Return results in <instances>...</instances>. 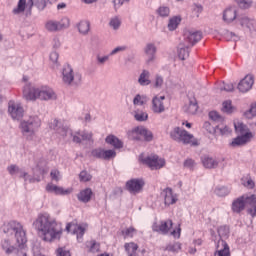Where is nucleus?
Segmentation results:
<instances>
[{
	"mask_svg": "<svg viewBox=\"0 0 256 256\" xmlns=\"http://www.w3.org/2000/svg\"><path fill=\"white\" fill-rule=\"evenodd\" d=\"M32 225L43 241L48 243L61 239L63 235L61 224L57 223V220L48 213L39 214Z\"/></svg>",
	"mask_w": 256,
	"mask_h": 256,
	"instance_id": "f257e3e1",
	"label": "nucleus"
},
{
	"mask_svg": "<svg viewBox=\"0 0 256 256\" xmlns=\"http://www.w3.org/2000/svg\"><path fill=\"white\" fill-rule=\"evenodd\" d=\"M23 97L26 101H51L57 99V94L50 87L37 88L28 83L23 88Z\"/></svg>",
	"mask_w": 256,
	"mask_h": 256,
	"instance_id": "f03ea898",
	"label": "nucleus"
},
{
	"mask_svg": "<svg viewBox=\"0 0 256 256\" xmlns=\"http://www.w3.org/2000/svg\"><path fill=\"white\" fill-rule=\"evenodd\" d=\"M53 0H19L17 7L12 10L13 15H21V13H25V10L31 14L33 10V5L39 9V11H43L45 7H47L48 3H51Z\"/></svg>",
	"mask_w": 256,
	"mask_h": 256,
	"instance_id": "7ed1b4c3",
	"label": "nucleus"
},
{
	"mask_svg": "<svg viewBox=\"0 0 256 256\" xmlns=\"http://www.w3.org/2000/svg\"><path fill=\"white\" fill-rule=\"evenodd\" d=\"M170 138L176 143H182V145H192L194 147L199 145V142L197 139H195V136H193L191 133H188L187 130L181 127H174L170 131Z\"/></svg>",
	"mask_w": 256,
	"mask_h": 256,
	"instance_id": "20e7f679",
	"label": "nucleus"
},
{
	"mask_svg": "<svg viewBox=\"0 0 256 256\" xmlns=\"http://www.w3.org/2000/svg\"><path fill=\"white\" fill-rule=\"evenodd\" d=\"M39 127H41V119L37 115L30 116L20 123L21 133L26 139H33L35 133L39 131Z\"/></svg>",
	"mask_w": 256,
	"mask_h": 256,
	"instance_id": "39448f33",
	"label": "nucleus"
},
{
	"mask_svg": "<svg viewBox=\"0 0 256 256\" xmlns=\"http://www.w3.org/2000/svg\"><path fill=\"white\" fill-rule=\"evenodd\" d=\"M83 77L81 73L73 71L71 65L66 64L62 69V81L64 85H69L70 87H79L81 85Z\"/></svg>",
	"mask_w": 256,
	"mask_h": 256,
	"instance_id": "423d86ee",
	"label": "nucleus"
},
{
	"mask_svg": "<svg viewBox=\"0 0 256 256\" xmlns=\"http://www.w3.org/2000/svg\"><path fill=\"white\" fill-rule=\"evenodd\" d=\"M218 235L220 239L216 244V252L215 255L218 256H231V250L229 248V244L223 240V237H229V226H220L218 228Z\"/></svg>",
	"mask_w": 256,
	"mask_h": 256,
	"instance_id": "0eeeda50",
	"label": "nucleus"
},
{
	"mask_svg": "<svg viewBox=\"0 0 256 256\" xmlns=\"http://www.w3.org/2000/svg\"><path fill=\"white\" fill-rule=\"evenodd\" d=\"M256 203V195H243L232 203V211L234 213H241L245 209V205H255Z\"/></svg>",
	"mask_w": 256,
	"mask_h": 256,
	"instance_id": "6e6552de",
	"label": "nucleus"
},
{
	"mask_svg": "<svg viewBox=\"0 0 256 256\" xmlns=\"http://www.w3.org/2000/svg\"><path fill=\"white\" fill-rule=\"evenodd\" d=\"M71 25L69 18L64 17L60 21L48 20L45 23V29L50 33H57V31H63V29H68Z\"/></svg>",
	"mask_w": 256,
	"mask_h": 256,
	"instance_id": "1a4fd4ad",
	"label": "nucleus"
},
{
	"mask_svg": "<svg viewBox=\"0 0 256 256\" xmlns=\"http://www.w3.org/2000/svg\"><path fill=\"white\" fill-rule=\"evenodd\" d=\"M144 165H147L152 171L165 167V159L159 158L157 155H151L146 158H140Z\"/></svg>",
	"mask_w": 256,
	"mask_h": 256,
	"instance_id": "9d476101",
	"label": "nucleus"
},
{
	"mask_svg": "<svg viewBox=\"0 0 256 256\" xmlns=\"http://www.w3.org/2000/svg\"><path fill=\"white\" fill-rule=\"evenodd\" d=\"M49 127L53 131H56V133H58V135H61L62 137H67V135H73L71 129L63 125V123L57 119L52 120L49 124Z\"/></svg>",
	"mask_w": 256,
	"mask_h": 256,
	"instance_id": "9b49d317",
	"label": "nucleus"
},
{
	"mask_svg": "<svg viewBox=\"0 0 256 256\" xmlns=\"http://www.w3.org/2000/svg\"><path fill=\"white\" fill-rule=\"evenodd\" d=\"M143 187H145V181H143V179L134 178L126 182L127 191H129V193H133L134 195L141 193V191H143Z\"/></svg>",
	"mask_w": 256,
	"mask_h": 256,
	"instance_id": "f8f14e48",
	"label": "nucleus"
},
{
	"mask_svg": "<svg viewBox=\"0 0 256 256\" xmlns=\"http://www.w3.org/2000/svg\"><path fill=\"white\" fill-rule=\"evenodd\" d=\"M202 34L199 31H186L184 33V41L186 45L189 47H193L195 43H199L201 41Z\"/></svg>",
	"mask_w": 256,
	"mask_h": 256,
	"instance_id": "ddd939ff",
	"label": "nucleus"
},
{
	"mask_svg": "<svg viewBox=\"0 0 256 256\" xmlns=\"http://www.w3.org/2000/svg\"><path fill=\"white\" fill-rule=\"evenodd\" d=\"M8 113L11 115L12 119L19 121L23 117V106L15 102L10 101L8 106Z\"/></svg>",
	"mask_w": 256,
	"mask_h": 256,
	"instance_id": "4468645a",
	"label": "nucleus"
},
{
	"mask_svg": "<svg viewBox=\"0 0 256 256\" xmlns=\"http://www.w3.org/2000/svg\"><path fill=\"white\" fill-rule=\"evenodd\" d=\"M71 227H73V234L77 235L78 242L81 243V241H83L85 231H87V225H75L69 223L66 225V231H68V233H71Z\"/></svg>",
	"mask_w": 256,
	"mask_h": 256,
	"instance_id": "2eb2a0df",
	"label": "nucleus"
},
{
	"mask_svg": "<svg viewBox=\"0 0 256 256\" xmlns=\"http://www.w3.org/2000/svg\"><path fill=\"white\" fill-rule=\"evenodd\" d=\"M160 197L164 199V204L168 207L169 205H175V203L178 201L177 194H174L173 189L171 188L164 189L161 192Z\"/></svg>",
	"mask_w": 256,
	"mask_h": 256,
	"instance_id": "dca6fc26",
	"label": "nucleus"
},
{
	"mask_svg": "<svg viewBox=\"0 0 256 256\" xmlns=\"http://www.w3.org/2000/svg\"><path fill=\"white\" fill-rule=\"evenodd\" d=\"M255 83V78L253 75H246L239 83L238 89L241 93H247V91H251L253 84Z\"/></svg>",
	"mask_w": 256,
	"mask_h": 256,
	"instance_id": "f3484780",
	"label": "nucleus"
},
{
	"mask_svg": "<svg viewBox=\"0 0 256 256\" xmlns=\"http://www.w3.org/2000/svg\"><path fill=\"white\" fill-rule=\"evenodd\" d=\"M251 139H253V133L246 132L245 134L234 138L230 143V147H243V145H247Z\"/></svg>",
	"mask_w": 256,
	"mask_h": 256,
	"instance_id": "a211bd4d",
	"label": "nucleus"
},
{
	"mask_svg": "<svg viewBox=\"0 0 256 256\" xmlns=\"http://www.w3.org/2000/svg\"><path fill=\"white\" fill-rule=\"evenodd\" d=\"M144 53L147 57L146 63L149 65V63H153L156 59L157 55V46H155L154 43H148L146 44L144 48Z\"/></svg>",
	"mask_w": 256,
	"mask_h": 256,
	"instance_id": "6ab92c4d",
	"label": "nucleus"
},
{
	"mask_svg": "<svg viewBox=\"0 0 256 256\" xmlns=\"http://www.w3.org/2000/svg\"><path fill=\"white\" fill-rule=\"evenodd\" d=\"M165 96H155L152 99V111L153 113H164L165 111Z\"/></svg>",
	"mask_w": 256,
	"mask_h": 256,
	"instance_id": "aec40b11",
	"label": "nucleus"
},
{
	"mask_svg": "<svg viewBox=\"0 0 256 256\" xmlns=\"http://www.w3.org/2000/svg\"><path fill=\"white\" fill-rule=\"evenodd\" d=\"M46 191L48 193H54V195H69L71 194V189H64L55 184H47Z\"/></svg>",
	"mask_w": 256,
	"mask_h": 256,
	"instance_id": "412c9836",
	"label": "nucleus"
},
{
	"mask_svg": "<svg viewBox=\"0 0 256 256\" xmlns=\"http://www.w3.org/2000/svg\"><path fill=\"white\" fill-rule=\"evenodd\" d=\"M93 197V190L91 188H85L77 194V199L80 203H89Z\"/></svg>",
	"mask_w": 256,
	"mask_h": 256,
	"instance_id": "4be33fe9",
	"label": "nucleus"
},
{
	"mask_svg": "<svg viewBox=\"0 0 256 256\" xmlns=\"http://www.w3.org/2000/svg\"><path fill=\"white\" fill-rule=\"evenodd\" d=\"M171 227H173V221L172 220H168L165 222H161V224L159 226H153V231L162 233V235H167V233H169V230L171 229Z\"/></svg>",
	"mask_w": 256,
	"mask_h": 256,
	"instance_id": "5701e85b",
	"label": "nucleus"
},
{
	"mask_svg": "<svg viewBox=\"0 0 256 256\" xmlns=\"http://www.w3.org/2000/svg\"><path fill=\"white\" fill-rule=\"evenodd\" d=\"M138 83L141 87H147L151 83V72L149 70H142L138 77Z\"/></svg>",
	"mask_w": 256,
	"mask_h": 256,
	"instance_id": "b1692460",
	"label": "nucleus"
},
{
	"mask_svg": "<svg viewBox=\"0 0 256 256\" xmlns=\"http://www.w3.org/2000/svg\"><path fill=\"white\" fill-rule=\"evenodd\" d=\"M236 19H237V10L235 8L229 7L226 10H224L223 21H225V23H233V21Z\"/></svg>",
	"mask_w": 256,
	"mask_h": 256,
	"instance_id": "393cba45",
	"label": "nucleus"
},
{
	"mask_svg": "<svg viewBox=\"0 0 256 256\" xmlns=\"http://www.w3.org/2000/svg\"><path fill=\"white\" fill-rule=\"evenodd\" d=\"M201 162L203 164V167H205V169H217V167L219 166V161L209 156H203L201 158Z\"/></svg>",
	"mask_w": 256,
	"mask_h": 256,
	"instance_id": "a878e982",
	"label": "nucleus"
},
{
	"mask_svg": "<svg viewBox=\"0 0 256 256\" xmlns=\"http://www.w3.org/2000/svg\"><path fill=\"white\" fill-rule=\"evenodd\" d=\"M189 44H185V42H181L178 45V57L182 61H185V59L189 58Z\"/></svg>",
	"mask_w": 256,
	"mask_h": 256,
	"instance_id": "bb28decb",
	"label": "nucleus"
},
{
	"mask_svg": "<svg viewBox=\"0 0 256 256\" xmlns=\"http://www.w3.org/2000/svg\"><path fill=\"white\" fill-rule=\"evenodd\" d=\"M108 145H112L114 149H123V142L115 135H109L105 139Z\"/></svg>",
	"mask_w": 256,
	"mask_h": 256,
	"instance_id": "cd10ccee",
	"label": "nucleus"
},
{
	"mask_svg": "<svg viewBox=\"0 0 256 256\" xmlns=\"http://www.w3.org/2000/svg\"><path fill=\"white\" fill-rule=\"evenodd\" d=\"M199 110V105L197 104V100L195 98L190 99L189 104L184 106V111L189 115H195Z\"/></svg>",
	"mask_w": 256,
	"mask_h": 256,
	"instance_id": "c85d7f7f",
	"label": "nucleus"
},
{
	"mask_svg": "<svg viewBox=\"0 0 256 256\" xmlns=\"http://www.w3.org/2000/svg\"><path fill=\"white\" fill-rule=\"evenodd\" d=\"M231 133V128L225 124V122H220L216 125L215 135H229Z\"/></svg>",
	"mask_w": 256,
	"mask_h": 256,
	"instance_id": "c756f323",
	"label": "nucleus"
},
{
	"mask_svg": "<svg viewBox=\"0 0 256 256\" xmlns=\"http://www.w3.org/2000/svg\"><path fill=\"white\" fill-rule=\"evenodd\" d=\"M240 24L242 27L249 29V31H253V29H255V20H251L247 16H244L240 19Z\"/></svg>",
	"mask_w": 256,
	"mask_h": 256,
	"instance_id": "7c9ffc66",
	"label": "nucleus"
},
{
	"mask_svg": "<svg viewBox=\"0 0 256 256\" xmlns=\"http://www.w3.org/2000/svg\"><path fill=\"white\" fill-rule=\"evenodd\" d=\"M91 29V23L89 21H80L78 23V31L81 35H87Z\"/></svg>",
	"mask_w": 256,
	"mask_h": 256,
	"instance_id": "2f4dec72",
	"label": "nucleus"
},
{
	"mask_svg": "<svg viewBox=\"0 0 256 256\" xmlns=\"http://www.w3.org/2000/svg\"><path fill=\"white\" fill-rule=\"evenodd\" d=\"M140 137H141V141H153V132H151V130L141 126V130H140Z\"/></svg>",
	"mask_w": 256,
	"mask_h": 256,
	"instance_id": "473e14b6",
	"label": "nucleus"
},
{
	"mask_svg": "<svg viewBox=\"0 0 256 256\" xmlns=\"http://www.w3.org/2000/svg\"><path fill=\"white\" fill-rule=\"evenodd\" d=\"M140 137H141V141H153V132H151V130L141 126V130H140Z\"/></svg>",
	"mask_w": 256,
	"mask_h": 256,
	"instance_id": "72a5a7b5",
	"label": "nucleus"
},
{
	"mask_svg": "<svg viewBox=\"0 0 256 256\" xmlns=\"http://www.w3.org/2000/svg\"><path fill=\"white\" fill-rule=\"evenodd\" d=\"M209 118L213 121L214 125H219L220 123H225V118L217 113V111H211L209 113Z\"/></svg>",
	"mask_w": 256,
	"mask_h": 256,
	"instance_id": "f704fd0d",
	"label": "nucleus"
},
{
	"mask_svg": "<svg viewBox=\"0 0 256 256\" xmlns=\"http://www.w3.org/2000/svg\"><path fill=\"white\" fill-rule=\"evenodd\" d=\"M124 249L127 251L129 256H135L137 249H139V245L135 244L134 242L126 243L124 245Z\"/></svg>",
	"mask_w": 256,
	"mask_h": 256,
	"instance_id": "c9c22d12",
	"label": "nucleus"
},
{
	"mask_svg": "<svg viewBox=\"0 0 256 256\" xmlns=\"http://www.w3.org/2000/svg\"><path fill=\"white\" fill-rule=\"evenodd\" d=\"M179 23H181L180 17H177V16L172 17L168 23L169 31H175V29H177V27H179Z\"/></svg>",
	"mask_w": 256,
	"mask_h": 256,
	"instance_id": "e433bc0d",
	"label": "nucleus"
},
{
	"mask_svg": "<svg viewBox=\"0 0 256 256\" xmlns=\"http://www.w3.org/2000/svg\"><path fill=\"white\" fill-rule=\"evenodd\" d=\"M128 135L133 141H141V126L134 128Z\"/></svg>",
	"mask_w": 256,
	"mask_h": 256,
	"instance_id": "4c0bfd02",
	"label": "nucleus"
},
{
	"mask_svg": "<svg viewBox=\"0 0 256 256\" xmlns=\"http://www.w3.org/2000/svg\"><path fill=\"white\" fill-rule=\"evenodd\" d=\"M166 251H171L172 253H179L181 251V243L172 242L166 246Z\"/></svg>",
	"mask_w": 256,
	"mask_h": 256,
	"instance_id": "58836bf2",
	"label": "nucleus"
},
{
	"mask_svg": "<svg viewBox=\"0 0 256 256\" xmlns=\"http://www.w3.org/2000/svg\"><path fill=\"white\" fill-rule=\"evenodd\" d=\"M134 119H136V121H147L149 119V114H147V112H143V111H136L134 114Z\"/></svg>",
	"mask_w": 256,
	"mask_h": 256,
	"instance_id": "ea45409f",
	"label": "nucleus"
},
{
	"mask_svg": "<svg viewBox=\"0 0 256 256\" xmlns=\"http://www.w3.org/2000/svg\"><path fill=\"white\" fill-rule=\"evenodd\" d=\"M230 193V190L229 188L225 187V186H221V187H217L215 189V194L218 196V197H227V195H229Z\"/></svg>",
	"mask_w": 256,
	"mask_h": 256,
	"instance_id": "a19ab883",
	"label": "nucleus"
},
{
	"mask_svg": "<svg viewBox=\"0 0 256 256\" xmlns=\"http://www.w3.org/2000/svg\"><path fill=\"white\" fill-rule=\"evenodd\" d=\"M109 25L114 31L119 30V27H121V19L119 17L115 16L110 19Z\"/></svg>",
	"mask_w": 256,
	"mask_h": 256,
	"instance_id": "79ce46f5",
	"label": "nucleus"
},
{
	"mask_svg": "<svg viewBox=\"0 0 256 256\" xmlns=\"http://www.w3.org/2000/svg\"><path fill=\"white\" fill-rule=\"evenodd\" d=\"M88 251L89 253H98L99 251V243H97L95 240H91L87 243Z\"/></svg>",
	"mask_w": 256,
	"mask_h": 256,
	"instance_id": "37998d69",
	"label": "nucleus"
},
{
	"mask_svg": "<svg viewBox=\"0 0 256 256\" xmlns=\"http://www.w3.org/2000/svg\"><path fill=\"white\" fill-rule=\"evenodd\" d=\"M135 233H137V230L134 227H129V228L122 230V235H123L124 239H127L129 237L133 238Z\"/></svg>",
	"mask_w": 256,
	"mask_h": 256,
	"instance_id": "c03bdc74",
	"label": "nucleus"
},
{
	"mask_svg": "<svg viewBox=\"0 0 256 256\" xmlns=\"http://www.w3.org/2000/svg\"><path fill=\"white\" fill-rule=\"evenodd\" d=\"M222 111L223 113H233V105L231 104V100L224 101L222 103Z\"/></svg>",
	"mask_w": 256,
	"mask_h": 256,
	"instance_id": "a18cd8bd",
	"label": "nucleus"
},
{
	"mask_svg": "<svg viewBox=\"0 0 256 256\" xmlns=\"http://www.w3.org/2000/svg\"><path fill=\"white\" fill-rule=\"evenodd\" d=\"M235 131L236 133H239L240 135H245V131H247V126L243 123H234Z\"/></svg>",
	"mask_w": 256,
	"mask_h": 256,
	"instance_id": "49530a36",
	"label": "nucleus"
},
{
	"mask_svg": "<svg viewBox=\"0 0 256 256\" xmlns=\"http://www.w3.org/2000/svg\"><path fill=\"white\" fill-rule=\"evenodd\" d=\"M79 179L83 183H87L88 181H91V179H93V176H91V174L84 170L80 172Z\"/></svg>",
	"mask_w": 256,
	"mask_h": 256,
	"instance_id": "de8ad7c7",
	"label": "nucleus"
},
{
	"mask_svg": "<svg viewBox=\"0 0 256 256\" xmlns=\"http://www.w3.org/2000/svg\"><path fill=\"white\" fill-rule=\"evenodd\" d=\"M117 157V152L115 150H104V160L109 161L110 159H115Z\"/></svg>",
	"mask_w": 256,
	"mask_h": 256,
	"instance_id": "09e8293b",
	"label": "nucleus"
},
{
	"mask_svg": "<svg viewBox=\"0 0 256 256\" xmlns=\"http://www.w3.org/2000/svg\"><path fill=\"white\" fill-rule=\"evenodd\" d=\"M91 155L96 159H104V149L96 148L92 150Z\"/></svg>",
	"mask_w": 256,
	"mask_h": 256,
	"instance_id": "8fccbe9b",
	"label": "nucleus"
},
{
	"mask_svg": "<svg viewBox=\"0 0 256 256\" xmlns=\"http://www.w3.org/2000/svg\"><path fill=\"white\" fill-rule=\"evenodd\" d=\"M236 3L240 9H249L252 5L250 0H236Z\"/></svg>",
	"mask_w": 256,
	"mask_h": 256,
	"instance_id": "3c124183",
	"label": "nucleus"
},
{
	"mask_svg": "<svg viewBox=\"0 0 256 256\" xmlns=\"http://www.w3.org/2000/svg\"><path fill=\"white\" fill-rule=\"evenodd\" d=\"M158 15H160V17H169V7L167 6H161L158 8L157 10Z\"/></svg>",
	"mask_w": 256,
	"mask_h": 256,
	"instance_id": "603ef678",
	"label": "nucleus"
},
{
	"mask_svg": "<svg viewBox=\"0 0 256 256\" xmlns=\"http://www.w3.org/2000/svg\"><path fill=\"white\" fill-rule=\"evenodd\" d=\"M50 177H51L52 181H56V183H57L61 180V172H59V170L54 169L50 172Z\"/></svg>",
	"mask_w": 256,
	"mask_h": 256,
	"instance_id": "864d4df0",
	"label": "nucleus"
},
{
	"mask_svg": "<svg viewBox=\"0 0 256 256\" xmlns=\"http://www.w3.org/2000/svg\"><path fill=\"white\" fill-rule=\"evenodd\" d=\"M134 105H145V96L137 94L133 99Z\"/></svg>",
	"mask_w": 256,
	"mask_h": 256,
	"instance_id": "5fc2aeb1",
	"label": "nucleus"
},
{
	"mask_svg": "<svg viewBox=\"0 0 256 256\" xmlns=\"http://www.w3.org/2000/svg\"><path fill=\"white\" fill-rule=\"evenodd\" d=\"M204 127L206 128V131H208V133H216L217 131V124L214 123L213 125H211V123L205 122Z\"/></svg>",
	"mask_w": 256,
	"mask_h": 256,
	"instance_id": "6e6d98bb",
	"label": "nucleus"
},
{
	"mask_svg": "<svg viewBox=\"0 0 256 256\" xmlns=\"http://www.w3.org/2000/svg\"><path fill=\"white\" fill-rule=\"evenodd\" d=\"M7 171H8V173H10L11 175H15V174H17V173H21L20 167L17 166V165H13V164L7 167Z\"/></svg>",
	"mask_w": 256,
	"mask_h": 256,
	"instance_id": "4d7b16f0",
	"label": "nucleus"
},
{
	"mask_svg": "<svg viewBox=\"0 0 256 256\" xmlns=\"http://www.w3.org/2000/svg\"><path fill=\"white\" fill-rule=\"evenodd\" d=\"M107 61H109V55L101 56V55L98 54L96 56L97 65H104Z\"/></svg>",
	"mask_w": 256,
	"mask_h": 256,
	"instance_id": "13d9d810",
	"label": "nucleus"
},
{
	"mask_svg": "<svg viewBox=\"0 0 256 256\" xmlns=\"http://www.w3.org/2000/svg\"><path fill=\"white\" fill-rule=\"evenodd\" d=\"M225 39L227 40V41H239V36H237L235 33H233V32H229V31H227L226 33H225Z\"/></svg>",
	"mask_w": 256,
	"mask_h": 256,
	"instance_id": "bf43d9fd",
	"label": "nucleus"
},
{
	"mask_svg": "<svg viewBox=\"0 0 256 256\" xmlns=\"http://www.w3.org/2000/svg\"><path fill=\"white\" fill-rule=\"evenodd\" d=\"M184 167H186V169H190L191 171H193V169H195V160L188 158L184 161Z\"/></svg>",
	"mask_w": 256,
	"mask_h": 256,
	"instance_id": "052dcab7",
	"label": "nucleus"
},
{
	"mask_svg": "<svg viewBox=\"0 0 256 256\" xmlns=\"http://www.w3.org/2000/svg\"><path fill=\"white\" fill-rule=\"evenodd\" d=\"M56 256H71V252L66 248L60 247L56 250Z\"/></svg>",
	"mask_w": 256,
	"mask_h": 256,
	"instance_id": "680f3d73",
	"label": "nucleus"
},
{
	"mask_svg": "<svg viewBox=\"0 0 256 256\" xmlns=\"http://www.w3.org/2000/svg\"><path fill=\"white\" fill-rule=\"evenodd\" d=\"M82 139V141H91L93 134L90 132H82V133H77Z\"/></svg>",
	"mask_w": 256,
	"mask_h": 256,
	"instance_id": "e2e57ef3",
	"label": "nucleus"
},
{
	"mask_svg": "<svg viewBox=\"0 0 256 256\" xmlns=\"http://www.w3.org/2000/svg\"><path fill=\"white\" fill-rule=\"evenodd\" d=\"M127 49V46H118L110 52V56L117 55V53H123Z\"/></svg>",
	"mask_w": 256,
	"mask_h": 256,
	"instance_id": "0e129e2a",
	"label": "nucleus"
},
{
	"mask_svg": "<svg viewBox=\"0 0 256 256\" xmlns=\"http://www.w3.org/2000/svg\"><path fill=\"white\" fill-rule=\"evenodd\" d=\"M242 184L244 185V187H247L248 189H253V187H255V182H253L251 178L246 180L243 179Z\"/></svg>",
	"mask_w": 256,
	"mask_h": 256,
	"instance_id": "69168bd1",
	"label": "nucleus"
},
{
	"mask_svg": "<svg viewBox=\"0 0 256 256\" xmlns=\"http://www.w3.org/2000/svg\"><path fill=\"white\" fill-rule=\"evenodd\" d=\"M154 87H156V88L163 87V77L162 76L156 75Z\"/></svg>",
	"mask_w": 256,
	"mask_h": 256,
	"instance_id": "338daca9",
	"label": "nucleus"
},
{
	"mask_svg": "<svg viewBox=\"0 0 256 256\" xmlns=\"http://www.w3.org/2000/svg\"><path fill=\"white\" fill-rule=\"evenodd\" d=\"M233 89H234L233 84L229 83V84H224V86L220 88V91H227L228 93H231Z\"/></svg>",
	"mask_w": 256,
	"mask_h": 256,
	"instance_id": "774afa93",
	"label": "nucleus"
}]
</instances>
